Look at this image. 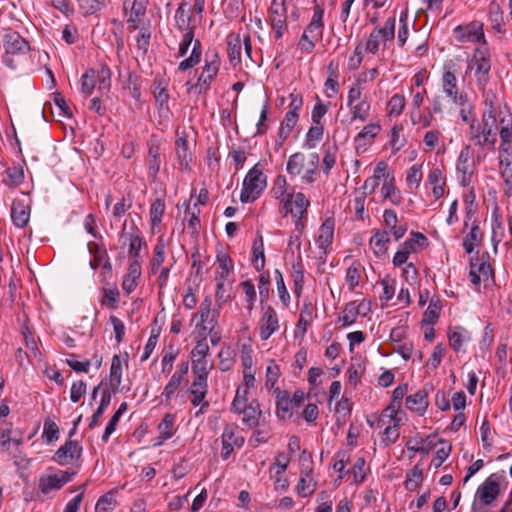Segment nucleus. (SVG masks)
<instances>
[{
    "mask_svg": "<svg viewBox=\"0 0 512 512\" xmlns=\"http://www.w3.org/2000/svg\"><path fill=\"white\" fill-rule=\"evenodd\" d=\"M360 308L361 304H357L356 301L347 303L341 315L338 317V321L341 322L344 327L354 324L358 315L361 313Z\"/></svg>",
    "mask_w": 512,
    "mask_h": 512,
    "instance_id": "nucleus-36",
    "label": "nucleus"
},
{
    "mask_svg": "<svg viewBox=\"0 0 512 512\" xmlns=\"http://www.w3.org/2000/svg\"><path fill=\"white\" fill-rule=\"evenodd\" d=\"M82 446L77 441L68 440L54 454L53 459L60 465L68 464L81 456Z\"/></svg>",
    "mask_w": 512,
    "mask_h": 512,
    "instance_id": "nucleus-20",
    "label": "nucleus"
},
{
    "mask_svg": "<svg viewBox=\"0 0 512 512\" xmlns=\"http://www.w3.org/2000/svg\"><path fill=\"white\" fill-rule=\"evenodd\" d=\"M405 405L412 412L420 416L424 415L429 405L428 390L424 387L409 395L406 397Z\"/></svg>",
    "mask_w": 512,
    "mask_h": 512,
    "instance_id": "nucleus-22",
    "label": "nucleus"
},
{
    "mask_svg": "<svg viewBox=\"0 0 512 512\" xmlns=\"http://www.w3.org/2000/svg\"><path fill=\"white\" fill-rule=\"evenodd\" d=\"M267 185V178L259 164L254 165L246 174L243 180V187L240 194L242 203L255 201Z\"/></svg>",
    "mask_w": 512,
    "mask_h": 512,
    "instance_id": "nucleus-4",
    "label": "nucleus"
},
{
    "mask_svg": "<svg viewBox=\"0 0 512 512\" xmlns=\"http://www.w3.org/2000/svg\"><path fill=\"white\" fill-rule=\"evenodd\" d=\"M323 16L324 9L316 5L310 23L304 29V31L311 35V38H317L318 40L322 38L324 27Z\"/></svg>",
    "mask_w": 512,
    "mask_h": 512,
    "instance_id": "nucleus-29",
    "label": "nucleus"
},
{
    "mask_svg": "<svg viewBox=\"0 0 512 512\" xmlns=\"http://www.w3.org/2000/svg\"><path fill=\"white\" fill-rule=\"evenodd\" d=\"M186 8L187 3H181L175 13L177 27L185 32L188 31V29L194 30V27L190 26L191 16L189 15Z\"/></svg>",
    "mask_w": 512,
    "mask_h": 512,
    "instance_id": "nucleus-46",
    "label": "nucleus"
},
{
    "mask_svg": "<svg viewBox=\"0 0 512 512\" xmlns=\"http://www.w3.org/2000/svg\"><path fill=\"white\" fill-rule=\"evenodd\" d=\"M314 317V308L310 302H305L302 306L300 317L297 323L298 329H301L303 333H306Z\"/></svg>",
    "mask_w": 512,
    "mask_h": 512,
    "instance_id": "nucleus-45",
    "label": "nucleus"
},
{
    "mask_svg": "<svg viewBox=\"0 0 512 512\" xmlns=\"http://www.w3.org/2000/svg\"><path fill=\"white\" fill-rule=\"evenodd\" d=\"M381 127L377 123H369L355 137L356 149L365 150L368 145H371L374 138L379 134Z\"/></svg>",
    "mask_w": 512,
    "mask_h": 512,
    "instance_id": "nucleus-24",
    "label": "nucleus"
},
{
    "mask_svg": "<svg viewBox=\"0 0 512 512\" xmlns=\"http://www.w3.org/2000/svg\"><path fill=\"white\" fill-rule=\"evenodd\" d=\"M227 53L231 63L237 64L241 58V39L239 34L230 33L226 38Z\"/></svg>",
    "mask_w": 512,
    "mask_h": 512,
    "instance_id": "nucleus-37",
    "label": "nucleus"
},
{
    "mask_svg": "<svg viewBox=\"0 0 512 512\" xmlns=\"http://www.w3.org/2000/svg\"><path fill=\"white\" fill-rule=\"evenodd\" d=\"M146 13V5L143 1L133 0L130 5V15L127 19L129 27L133 30L139 27L140 19Z\"/></svg>",
    "mask_w": 512,
    "mask_h": 512,
    "instance_id": "nucleus-38",
    "label": "nucleus"
},
{
    "mask_svg": "<svg viewBox=\"0 0 512 512\" xmlns=\"http://www.w3.org/2000/svg\"><path fill=\"white\" fill-rule=\"evenodd\" d=\"M395 17H390L385 21L383 27L375 28L369 35L365 49L371 54L379 51L380 43H386L394 39L395 36Z\"/></svg>",
    "mask_w": 512,
    "mask_h": 512,
    "instance_id": "nucleus-7",
    "label": "nucleus"
},
{
    "mask_svg": "<svg viewBox=\"0 0 512 512\" xmlns=\"http://www.w3.org/2000/svg\"><path fill=\"white\" fill-rule=\"evenodd\" d=\"M274 394L276 395V414L278 418L283 420L290 418L292 415V401L289 398L288 392L277 387L274 389Z\"/></svg>",
    "mask_w": 512,
    "mask_h": 512,
    "instance_id": "nucleus-26",
    "label": "nucleus"
},
{
    "mask_svg": "<svg viewBox=\"0 0 512 512\" xmlns=\"http://www.w3.org/2000/svg\"><path fill=\"white\" fill-rule=\"evenodd\" d=\"M5 53L2 57L3 63L10 69H16L15 56L26 55L30 51L29 42L18 32L9 30L3 36Z\"/></svg>",
    "mask_w": 512,
    "mask_h": 512,
    "instance_id": "nucleus-5",
    "label": "nucleus"
},
{
    "mask_svg": "<svg viewBox=\"0 0 512 512\" xmlns=\"http://www.w3.org/2000/svg\"><path fill=\"white\" fill-rule=\"evenodd\" d=\"M253 265L257 271H261L265 266L264 243L261 235L253 243Z\"/></svg>",
    "mask_w": 512,
    "mask_h": 512,
    "instance_id": "nucleus-44",
    "label": "nucleus"
},
{
    "mask_svg": "<svg viewBox=\"0 0 512 512\" xmlns=\"http://www.w3.org/2000/svg\"><path fill=\"white\" fill-rule=\"evenodd\" d=\"M218 268L216 270L215 280L226 281L228 275L233 270V261L230 256L224 252L217 253Z\"/></svg>",
    "mask_w": 512,
    "mask_h": 512,
    "instance_id": "nucleus-35",
    "label": "nucleus"
},
{
    "mask_svg": "<svg viewBox=\"0 0 512 512\" xmlns=\"http://www.w3.org/2000/svg\"><path fill=\"white\" fill-rule=\"evenodd\" d=\"M482 92L485 105L483 114H489L490 112V115L494 116L496 119L504 116L496 93L492 90H486V88Z\"/></svg>",
    "mask_w": 512,
    "mask_h": 512,
    "instance_id": "nucleus-32",
    "label": "nucleus"
},
{
    "mask_svg": "<svg viewBox=\"0 0 512 512\" xmlns=\"http://www.w3.org/2000/svg\"><path fill=\"white\" fill-rule=\"evenodd\" d=\"M408 392V384L398 385L392 393V402L388 406V410L392 412H400L401 401Z\"/></svg>",
    "mask_w": 512,
    "mask_h": 512,
    "instance_id": "nucleus-53",
    "label": "nucleus"
},
{
    "mask_svg": "<svg viewBox=\"0 0 512 512\" xmlns=\"http://www.w3.org/2000/svg\"><path fill=\"white\" fill-rule=\"evenodd\" d=\"M279 329V319L277 312L271 306H267L263 310V314L259 321V335L265 341Z\"/></svg>",
    "mask_w": 512,
    "mask_h": 512,
    "instance_id": "nucleus-17",
    "label": "nucleus"
},
{
    "mask_svg": "<svg viewBox=\"0 0 512 512\" xmlns=\"http://www.w3.org/2000/svg\"><path fill=\"white\" fill-rule=\"evenodd\" d=\"M323 132L324 128L321 123L313 124L306 134L304 146L308 149L315 148L317 143L321 140Z\"/></svg>",
    "mask_w": 512,
    "mask_h": 512,
    "instance_id": "nucleus-48",
    "label": "nucleus"
},
{
    "mask_svg": "<svg viewBox=\"0 0 512 512\" xmlns=\"http://www.w3.org/2000/svg\"><path fill=\"white\" fill-rule=\"evenodd\" d=\"M449 345L454 351H459L463 343L468 339L467 331L461 327H456L448 333Z\"/></svg>",
    "mask_w": 512,
    "mask_h": 512,
    "instance_id": "nucleus-47",
    "label": "nucleus"
},
{
    "mask_svg": "<svg viewBox=\"0 0 512 512\" xmlns=\"http://www.w3.org/2000/svg\"><path fill=\"white\" fill-rule=\"evenodd\" d=\"M237 414H243V423L249 428L257 426H265L267 423L266 416L260 409V405L257 400H252L250 403L244 405L241 410H234Z\"/></svg>",
    "mask_w": 512,
    "mask_h": 512,
    "instance_id": "nucleus-12",
    "label": "nucleus"
},
{
    "mask_svg": "<svg viewBox=\"0 0 512 512\" xmlns=\"http://www.w3.org/2000/svg\"><path fill=\"white\" fill-rule=\"evenodd\" d=\"M7 179H4V182L10 186H18L24 180V172L20 167H11L6 170Z\"/></svg>",
    "mask_w": 512,
    "mask_h": 512,
    "instance_id": "nucleus-62",
    "label": "nucleus"
},
{
    "mask_svg": "<svg viewBox=\"0 0 512 512\" xmlns=\"http://www.w3.org/2000/svg\"><path fill=\"white\" fill-rule=\"evenodd\" d=\"M352 114V119H359L362 122L366 121L369 117L370 104L367 101H359L349 106Z\"/></svg>",
    "mask_w": 512,
    "mask_h": 512,
    "instance_id": "nucleus-56",
    "label": "nucleus"
},
{
    "mask_svg": "<svg viewBox=\"0 0 512 512\" xmlns=\"http://www.w3.org/2000/svg\"><path fill=\"white\" fill-rule=\"evenodd\" d=\"M164 212V201L160 198L155 199L150 207V219L153 227L158 226L161 223Z\"/></svg>",
    "mask_w": 512,
    "mask_h": 512,
    "instance_id": "nucleus-57",
    "label": "nucleus"
},
{
    "mask_svg": "<svg viewBox=\"0 0 512 512\" xmlns=\"http://www.w3.org/2000/svg\"><path fill=\"white\" fill-rule=\"evenodd\" d=\"M498 135V119L489 114H483L481 122L471 123L469 138L475 146L494 150Z\"/></svg>",
    "mask_w": 512,
    "mask_h": 512,
    "instance_id": "nucleus-1",
    "label": "nucleus"
},
{
    "mask_svg": "<svg viewBox=\"0 0 512 512\" xmlns=\"http://www.w3.org/2000/svg\"><path fill=\"white\" fill-rule=\"evenodd\" d=\"M391 174L392 173L388 171L387 163L383 161L379 162L374 168L373 176L364 181L362 192H367V195L373 193L379 186L380 180L384 179V181H386Z\"/></svg>",
    "mask_w": 512,
    "mask_h": 512,
    "instance_id": "nucleus-23",
    "label": "nucleus"
},
{
    "mask_svg": "<svg viewBox=\"0 0 512 512\" xmlns=\"http://www.w3.org/2000/svg\"><path fill=\"white\" fill-rule=\"evenodd\" d=\"M122 379V361L119 355H114L110 367V382L119 386Z\"/></svg>",
    "mask_w": 512,
    "mask_h": 512,
    "instance_id": "nucleus-60",
    "label": "nucleus"
},
{
    "mask_svg": "<svg viewBox=\"0 0 512 512\" xmlns=\"http://www.w3.org/2000/svg\"><path fill=\"white\" fill-rule=\"evenodd\" d=\"M189 392L192 396L191 404L193 406H200L199 411L196 413V416H198L199 413H203V411L209 407V403L205 401V397L208 393L207 379H204L202 376L194 377Z\"/></svg>",
    "mask_w": 512,
    "mask_h": 512,
    "instance_id": "nucleus-18",
    "label": "nucleus"
},
{
    "mask_svg": "<svg viewBox=\"0 0 512 512\" xmlns=\"http://www.w3.org/2000/svg\"><path fill=\"white\" fill-rule=\"evenodd\" d=\"M116 504V499L114 496V492L110 491L106 493L105 495L101 496L95 507L96 512H107L113 508Z\"/></svg>",
    "mask_w": 512,
    "mask_h": 512,
    "instance_id": "nucleus-63",
    "label": "nucleus"
},
{
    "mask_svg": "<svg viewBox=\"0 0 512 512\" xmlns=\"http://www.w3.org/2000/svg\"><path fill=\"white\" fill-rule=\"evenodd\" d=\"M175 152L177 160L182 169L190 170V162L192 161V153L189 150V144L186 136H181L175 141Z\"/></svg>",
    "mask_w": 512,
    "mask_h": 512,
    "instance_id": "nucleus-27",
    "label": "nucleus"
},
{
    "mask_svg": "<svg viewBox=\"0 0 512 512\" xmlns=\"http://www.w3.org/2000/svg\"><path fill=\"white\" fill-rule=\"evenodd\" d=\"M211 306L212 300L209 297H206L201 302L198 312L193 317L196 318L197 316H200V323L197 324V326L201 327L204 330L206 329V327L203 324L205 322H208L210 324V332L215 328L217 324L215 311L212 312Z\"/></svg>",
    "mask_w": 512,
    "mask_h": 512,
    "instance_id": "nucleus-25",
    "label": "nucleus"
},
{
    "mask_svg": "<svg viewBox=\"0 0 512 512\" xmlns=\"http://www.w3.org/2000/svg\"><path fill=\"white\" fill-rule=\"evenodd\" d=\"M270 21L275 38L280 39L287 29V10L284 1L277 2V0H273Z\"/></svg>",
    "mask_w": 512,
    "mask_h": 512,
    "instance_id": "nucleus-14",
    "label": "nucleus"
},
{
    "mask_svg": "<svg viewBox=\"0 0 512 512\" xmlns=\"http://www.w3.org/2000/svg\"><path fill=\"white\" fill-rule=\"evenodd\" d=\"M468 68L473 73L478 88L484 91L489 80L491 70L490 52L487 47H478L468 62Z\"/></svg>",
    "mask_w": 512,
    "mask_h": 512,
    "instance_id": "nucleus-3",
    "label": "nucleus"
},
{
    "mask_svg": "<svg viewBox=\"0 0 512 512\" xmlns=\"http://www.w3.org/2000/svg\"><path fill=\"white\" fill-rule=\"evenodd\" d=\"M167 82L164 78H156L152 85V93L155 97L156 103L162 109H168L169 93L167 90Z\"/></svg>",
    "mask_w": 512,
    "mask_h": 512,
    "instance_id": "nucleus-31",
    "label": "nucleus"
},
{
    "mask_svg": "<svg viewBox=\"0 0 512 512\" xmlns=\"http://www.w3.org/2000/svg\"><path fill=\"white\" fill-rule=\"evenodd\" d=\"M219 67L220 61L218 58V54L216 52H213L211 55L207 54L203 71L200 74L198 81L194 86L196 89H198V93H203L208 90L211 82L218 74Z\"/></svg>",
    "mask_w": 512,
    "mask_h": 512,
    "instance_id": "nucleus-10",
    "label": "nucleus"
},
{
    "mask_svg": "<svg viewBox=\"0 0 512 512\" xmlns=\"http://www.w3.org/2000/svg\"><path fill=\"white\" fill-rule=\"evenodd\" d=\"M280 376V368L274 360H270L266 367V382L267 389L274 388Z\"/></svg>",
    "mask_w": 512,
    "mask_h": 512,
    "instance_id": "nucleus-59",
    "label": "nucleus"
},
{
    "mask_svg": "<svg viewBox=\"0 0 512 512\" xmlns=\"http://www.w3.org/2000/svg\"><path fill=\"white\" fill-rule=\"evenodd\" d=\"M132 230L134 233H132L129 238V255L131 257L137 258L143 245V239L135 225L132 226Z\"/></svg>",
    "mask_w": 512,
    "mask_h": 512,
    "instance_id": "nucleus-61",
    "label": "nucleus"
},
{
    "mask_svg": "<svg viewBox=\"0 0 512 512\" xmlns=\"http://www.w3.org/2000/svg\"><path fill=\"white\" fill-rule=\"evenodd\" d=\"M457 171L461 173V181L463 184L470 182L474 172V160L470 152V147H464L457 160Z\"/></svg>",
    "mask_w": 512,
    "mask_h": 512,
    "instance_id": "nucleus-21",
    "label": "nucleus"
},
{
    "mask_svg": "<svg viewBox=\"0 0 512 512\" xmlns=\"http://www.w3.org/2000/svg\"><path fill=\"white\" fill-rule=\"evenodd\" d=\"M423 481V470L416 464L409 472H407L404 486L408 491H415Z\"/></svg>",
    "mask_w": 512,
    "mask_h": 512,
    "instance_id": "nucleus-43",
    "label": "nucleus"
},
{
    "mask_svg": "<svg viewBox=\"0 0 512 512\" xmlns=\"http://www.w3.org/2000/svg\"><path fill=\"white\" fill-rule=\"evenodd\" d=\"M381 194L384 200H389L393 205H399L402 201L400 191L394 185V176L391 174L381 187Z\"/></svg>",
    "mask_w": 512,
    "mask_h": 512,
    "instance_id": "nucleus-33",
    "label": "nucleus"
},
{
    "mask_svg": "<svg viewBox=\"0 0 512 512\" xmlns=\"http://www.w3.org/2000/svg\"><path fill=\"white\" fill-rule=\"evenodd\" d=\"M335 221L333 218H327L319 227L315 237V243L318 246L319 252L316 256L321 263L326 262L328 248L331 246L334 236Z\"/></svg>",
    "mask_w": 512,
    "mask_h": 512,
    "instance_id": "nucleus-8",
    "label": "nucleus"
},
{
    "mask_svg": "<svg viewBox=\"0 0 512 512\" xmlns=\"http://www.w3.org/2000/svg\"><path fill=\"white\" fill-rule=\"evenodd\" d=\"M453 34L455 39L461 43L481 42V47H486L483 24L480 22L473 21L466 25H458L454 28Z\"/></svg>",
    "mask_w": 512,
    "mask_h": 512,
    "instance_id": "nucleus-9",
    "label": "nucleus"
},
{
    "mask_svg": "<svg viewBox=\"0 0 512 512\" xmlns=\"http://www.w3.org/2000/svg\"><path fill=\"white\" fill-rule=\"evenodd\" d=\"M316 485L317 483L313 477L301 476L296 486V490L302 497H307L314 493Z\"/></svg>",
    "mask_w": 512,
    "mask_h": 512,
    "instance_id": "nucleus-54",
    "label": "nucleus"
},
{
    "mask_svg": "<svg viewBox=\"0 0 512 512\" xmlns=\"http://www.w3.org/2000/svg\"><path fill=\"white\" fill-rule=\"evenodd\" d=\"M309 205V200L302 192H298L296 194L289 193L284 200L283 210L285 215L290 213L293 217L307 216V209Z\"/></svg>",
    "mask_w": 512,
    "mask_h": 512,
    "instance_id": "nucleus-16",
    "label": "nucleus"
},
{
    "mask_svg": "<svg viewBox=\"0 0 512 512\" xmlns=\"http://www.w3.org/2000/svg\"><path fill=\"white\" fill-rule=\"evenodd\" d=\"M73 474L66 471H59L55 474H44L39 478L38 488L47 495L52 490L61 489L66 483L70 482Z\"/></svg>",
    "mask_w": 512,
    "mask_h": 512,
    "instance_id": "nucleus-11",
    "label": "nucleus"
},
{
    "mask_svg": "<svg viewBox=\"0 0 512 512\" xmlns=\"http://www.w3.org/2000/svg\"><path fill=\"white\" fill-rule=\"evenodd\" d=\"M299 119V114H292V112H287L283 121L280 124V128L278 131V138L276 140V145L282 146L285 140L289 137L294 127L296 126Z\"/></svg>",
    "mask_w": 512,
    "mask_h": 512,
    "instance_id": "nucleus-30",
    "label": "nucleus"
},
{
    "mask_svg": "<svg viewBox=\"0 0 512 512\" xmlns=\"http://www.w3.org/2000/svg\"><path fill=\"white\" fill-rule=\"evenodd\" d=\"M442 88L444 93L453 101V103L464 105L467 97L459 92L457 87V78L452 71H444L442 76Z\"/></svg>",
    "mask_w": 512,
    "mask_h": 512,
    "instance_id": "nucleus-19",
    "label": "nucleus"
},
{
    "mask_svg": "<svg viewBox=\"0 0 512 512\" xmlns=\"http://www.w3.org/2000/svg\"><path fill=\"white\" fill-rule=\"evenodd\" d=\"M193 43V48L190 56L183 61H181L178 65V70L181 72L187 71L190 68L196 66L202 56V45L199 40H194V31L193 29H188L183 35V39L179 45L178 57H183L186 55L190 45Z\"/></svg>",
    "mask_w": 512,
    "mask_h": 512,
    "instance_id": "nucleus-6",
    "label": "nucleus"
},
{
    "mask_svg": "<svg viewBox=\"0 0 512 512\" xmlns=\"http://www.w3.org/2000/svg\"><path fill=\"white\" fill-rule=\"evenodd\" d=\"M174 422H175V416L173 414L167 413L163 417L162 421L158 425L159 438H160L158 445L162 444L165 440H167L173 436Z\"/></svg>",
    "mask_w": 512,
    "mask_h": 512,
    "instance_id": "nucleus-42",
    "label": "nucleus"
},
{
    "mask_svg": "<svg viewBox=\"0 0 512 512\" xmlns=\"http://www.w3.org/2000/svg\"><path fill=\"white\" fill-rule=\"evenodd\" d=\"M427 245L428 240L426 236L422 233L416 232L411 234V238L406 240L402 244V247L409 252V254H412L424 249Z\"/></svg>",
    "mask_w": 512,
    "mask_h": 512,
    "instance_id": "nucleus-39",
    "label": "nucleus"
},
{
    "mask_svg": "<svg viewBox=\"0 0 512 512\" xmlns=\"http://www.w3.org/2000/svg\"><path fill=\"white\" fill-rule=\"evenodd\" d=\"M319 161L320 158L316 152L310 153L307 158L303 153L296 152L289 157L286 170L291 176L301 175L303 182L311 184L315 181Z\"/></svg>",
    "mask_w": 512,
    "mask_h": 512,
    "instance_id": "nucleus-2",
    "label": "nucleus"
},
{
    "mask_svg": "<svg viewBox=\"0 0 512 512\" xmlns=\"http://www.w3.org/2000/svg\"><path fill=\"white\" fill-rule=\"evenodd\" d=\"M96 85V71L88 70L81 77V92L86 96L91 95Z\"/></svg>",
    "mask_w": 512,
    "mask_h": 512,
    "instance_id": "nucleus-58",
    "label": "nucleus"
},
{
    "mask_svg": "<svg viewBox=\"0 0 512 512\" xmlns=\"http://www.w3.org/2000/svg\"><path fill=\"white\" fill-rule=\"evenodd\" d=\"M405 105V97L401 94H394L387 104L388 115L398 117L403 112Z\"/></svg>",
    "mask_w": 512,
    "mask_h": 512,
    "instance_id": "nucleus-51",
    "label": "nucleus"
},
{
    "mask_svg": "<svg viewBox=\"0 0 512 512\" xmlns=\"http://www.w3.org/2000/svg\"><path fill=\"white\" fill-rule=\"evenodd\" d=\"M500 476L491 474L477 489L476 496L484 505H490L500 493Z\"/></svg>",
    "mask_w": 512,
    "mask_h": 512,
    "instance_id": "nucleus-15",
    "label": "nucleus"
},
{
    "mask_svg": "<svg viewBox=\"0 0 512 512\" xmlns=\"http://www.w3.org/2000/svg\"><path fill=\"white\" fill-rule=\"evenodd\" d=\"M422 180V171L421 166L419 165H413L410 167V169L407 171L406 175V182L409 188L416 189L419 187Z\"/></svg>",
    "mask_w": 512,
    "mask_h": 512,
    "instance_id": "nucleus-64",
    "label": "nucleus"
},
{
    "mask_svg": "<svg viewBox=\"0 0 512 512\" xmlns=\"http://www.w3.org/2000/svg\"><path fill=\"white\" fill-rule=\"evenodd\" d=\"M148 169H149V176L152 178L153 181L156 180L157 175L160 170L161 166V149L158 144H151L149 146L148 151Z\"/></svg>",
    "mask_w": 512,
    "mask_h": 512,
    "instance_id": "nucleus-34",
    "label": "nucleus"
},
{
    "mask_svg": "<svg viewBox=\"0 0 512 512\" xmlns=\"http://www.w3.org/2000/svg\"><path fill=\"white\" fill-rule=\"evenodd\" d=\"M141 276V264L138 260H133L129 267L128 272L124 276L123 282H122V288L127 293L130 294L133 292L137 287V280Z\"/></svg>",
    "mask_w": 512,
    "mask_h": 512,
    "instance_id": "nucleus-28",
    "label": "nucleus"
},
{
    "mask_svg": "<svg viewBox=\"0 0 512 512\" xmlns=\"http://www.w3.org/2000/svg\"><path fill=\"white\" fill-rule=\"evenodd\" d=\"M111 402V394L109 391L104 390L99 407L96 409L89 423V428H94L98 425L100 417L103 415L105 409Z\"/></svg>",
    "mask_w": 512,
    "mask_h": 512,
    "instance_id": "nucleus-52",
    "label": "nucleus"
},
{
    "mask_svg": "<svg viewBox=\"0 0 512 512\" xmlns=\"http://www.w3.org/2000/svg\"><path fill=\"white\" fill-rule=\"evenodd\" d=\"M511 127L512 119L510 114L498 118V133L501 142H512Z\"/></svg>",
    "mask_w": 512,
    "mask_h": 512,
    "instance_id": "nucleus-49",
    "label": "nucleus"
},
{
    "mask_svg": "<svg viewBox=\"0 0 512 512\" xmlns=\"http://www.w3.org/2000/svg\"><path fill=\"white\" fill-rule=\"evenodd\" d=\"M222 441V453L221 457L223 460H227L234 447H241L244 444V438L238 435V426L235 424H228L225 426L224 431L221 435Z\"/></svg>",
    "mask_w": 512,
    "mask_h": 512,
    "instance_id": "nucleus-13",
    "label": "nucleus"
},
{
    "mask_svg": "<svg viewBox=\"0 0 512 512\" xmlns=\"http://www.w3.org/2000/svg\"><path fill=\"white\" fill-rule=\"evenodd\" d=\"M489 16L493 29L497 32H502L503 13L499 4H497L495 1L491 2L489 5Z\"/></svg>",
    "mask_w": 512,
    "mask_h": 512,
    "instance_id": "nucleus-55",
    "label": "nucleus"
},
{
    "mask_svg": "<svg viewBox=\"0 0 512 512\" xmlns=\"http://www.w3.org/2000/svg\"><path fill=\"white\" fill-rule=\"evenodd\" d=\"M389 235L387 231L376 230L370 239V245L376 255L384 254L388 249Z\"/></svg>",
    "mask_w": 512,
    "mask_h": 512,
    "instance_id": "nucleus-40",
    "label": "nucleus"
},
{
    "mask_svg": "<svg viewBox=\"0 0 512 512\" xmlns=\"http://www.w3.org/2000/svg\"><path fill=\"white\" fill-rule=\"evenodd\" d=\"M29 211L20 202H14L11 207V218L17 227H24L29 221Z\"/></svg>",
    "mask_w": 512,
    "mask_h": 512,
    "instance_id": "nucleus-41",
    "label": "nucleus"
},
{
    "mask_svg": "<svg viewBox=\"0 0 512 512\" xmlns=\"http://www.w3.org/2000/svg\"><path fill=\"white\" fill-rule=\"evenodd\" d=\"M361 264L357 261L353 262L346 271L345 280L349 289L353 291L358 286L361 277Z\"/></svg>",
    "mask_w": 512,
    "mask_h": 512,
    "instance_id": "nucleus-50",
    "label": "nucleus"
}]
</instances>
